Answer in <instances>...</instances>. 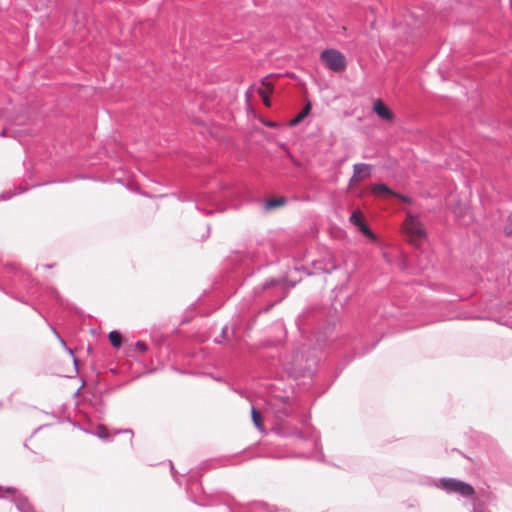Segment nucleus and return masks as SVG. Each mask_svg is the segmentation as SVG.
Masks as SVG:
<instances>
[{
  "label": "nucleus",
  "mask_w": 512,
  "mask_h": 512,
  "mask_svg": "<svg viewBox=\"0 0 512 512\" xmlns=\"http://www.w3.org/2000/svg\"><path fill=\"white\" fill-rule=\"evenodd\" d=\"M292 391L282 390L280 388L273 387L266 399L268 408L273 412L275 416V424L271 428V431L281 437H297L303 441L312 440L316 450H320V456L318 460L324 461V454L321 452L320 440L315 431L311 430L309 433L298 430L295 426L291 425L286 421L292 415Z\"/></svg>",
  "instance_id": "1"
},
{
  "label": "nucleus",
  "mask_w": 512,
  "mask_h": 512,
  "mask_svg": "<svg viewBox=\"0 0 512 512\" xmlns=\"http://www.w3.org/2000/svg\"><path fill=\"white\" fill-rule=\"evenodd\" d=\"M318 359L306 345H302L287 359L286 370L296 379L312 378L317 371Z\"/></svg>",
  "instance_id": "2"
},
{
  "label": "nucleus",
  "mask_w": 512,
  "mask_h": 512,
  "mask_svg": "<svg viewBox=\"0 0 512 512\" xmlns=\"http://www.w3.org/2000/svg\"><path fill=\"white\" fill-rule=\"evenodd\" d=\"M287 293L284 278H270L253 289L255 297H263L268 301V305L263 309L264 312H268L277 303L281 302L287 296Z\"/></svg>",
  "instance_id": "3"
},
{
  "label": "nucleus",
  "mask_w": 512,
  "mask_h": 512,
  "mask_svg": "<svg viewBox=\"0 0 512 512\" xmlns=\"http://www.w3.org/2000/svg\"><path fill=\"white\" fill-rule=\"evenodd\" d=\"M430 485L445 491L448 494H459L465 498H474L475 490L473 486L467 482L462 480L444 477L440 479L433 480Z\"/></svg>",
  "instance_id": "4"
},
{
  "label": "nucleus",
  "mask_w": 512,
  "mask_h": 512,
  "mask_svg": "<svg viewBox=\"0 0 512 512\" xmlns=\"http://www.w3.org/2000/svg\"><path fill=\"white\" fill-rule=\"evenodd\" d=\"M405 231L410 241L417 245L426 239L427 234L423 223L417 214L407 212L405 220Z\"/></svg>",
  "instance_id": "5"
},
{
  "label": "nucleus",
  "mask_w": 512,
  "mask_h": 512,
  "mask_svg": "<svg viewBox=\"0 0 512 512\" xmlns=\"http://www.w3.org/2000/svg\"><path fill=\"white\" fill-rule=\"evenodd\" d=\"M312 268L311 271H307V276L321 273L331 274L339 268V265L336 263L334 255L328 251L321 259L312 262Z\"/></svg>",
  "instance_id": "6"
},
{
  "label": "nucleus",
  "mask_w": 512,
  "mask_h": 512,
  "mask_svg": "<svg viewBox=\"0 0 512 512\" xmlns=\"http://www.w3.org/2000/svg\"><path fill=\"white\" fill-rule=\"evenodd\" d=\"M323 63L334 72H341L346 67L345 56L336 49H325L320 55Z\"/></svg>",
  "instance_id": "7"
},
{
  "label": "nucleus",
  "mask_w": 512,
  "mask_h": 512,
  "mask_svg": "<svg viewBox=\"0 0 512 512\" xmlns=\"http://www.w3.org/2000/svg\"><path fill=\"white\" fill-rule=\"evenodd\" d=\"M349 220L353 225H355L360 230V232L364 236H366L368 239H370L372 241H376L377 237H376L375 233L369 228V226L362 219L360 212H358V211L352 212Z\"/></svg>",
  "instance_id": "8"
},
{
  "label": "nucleus",
  "mask_w": 512,
  "mask_h": 512,
  "mask_svg": "<svg viewBox=\"0 0 512 512\" xmlns=\"http://www.w3.org/2000/svg\"><path fill=\"white\" fill-rule=\"evenodd\" d=\"M372 166L367 163H356L353 165V175L349 181V185L351 186L354 182L359 181L368 177L371 173Z\"/></svg>",
  "instance_id": "9"
},
{
  "label": "nucleus",
  "mask_w": 512,
  "mask_h": 512,
  "mask_svg": "<svg viewBox=\"0 0 512 512\" xmlns=\"http://www.w3.org/2000/svg\"><path fill=\"white\" fill-rule=\"evenodd\" d=\"M373 111L383 120L392 121L394 119V113L381 99H376L373 102Z\"/></svg>",
  "instance_id": "10"
},
{
  "label": "nucleus",
  "mask_w": 512,
  "mask_h": 512,
  "mask_svg": "<svg viewBox=\"0 0 512 512\" xmlns=\"http://www.w3.org/2000/svg\"><path fill=\"white\" fill-rule=\"evenodd\" d=\"M11 502L14 503L16 509L19 512H36L34 506L30 503L27 496L22 493L17 494L11 499Z\"/></svg>",
  "instance_id": "11"
},
{
  "label": "nucleus",
  "mask_w": 512,
  "mask_h": 512,
  "mask_svg": "<svg viewBox=\"0 0 512 512\" xmlns=\"http://www.w3.org/2000/svg\"><path fill=\"white\" fill-rule=\"evenodd\" d=\"M269 76L262 78L261 84L262 87L257 89L258 95L261 97L262 102L265 106H271L270 95L273 93V87L267 82Z\"/></svg>",
  "instance_id": "12"
},
{
  "label": "nucleus",
  "mask_w": 512,
  "mask_h": 512,
  "mask_svg": "<svg viewBox=\"0 0 512 512\" xmlns=\"http://www.w3.org/2000/svg\"><path fill=\"white\" fill-rule=\"evenodd\" d=\"M371 191L374 195H377V196L394 197V195H395V191L392 190L387 184L382 183V182L372 185Z\"/></svg>",
  "instance_id": "13"
},
{
  "label": "nucleus",
  "mask_w": 512,
  "mask_h": 512,
  "mask_svg": "<svg viewBox=\"0 0 512 512\" xmlns=\"http://www.w3.org/2000/svg\"><path fill=\"white\" fill-rule=\"evenodd\" d=\"M312 104L311 102H307L303 109L289 121V126L294 127L300 124L311 112Z\"/></svg>",
  "instance_id": "14"
},
{
  "label": "nucleus",
  "mask_w": 512,
  "mask_h": 512,
  "mask_svg": "<svg viewBox=\"0 0 512 512\" xmlns=\"http://www.w3.org/2000/svg\"><path fill=\"white\" fill-rule=\"evenodd\" d=\"M251 418H252V422H253L254 426L259 431H261V432L264 431L263 417H262L261 413L255 408V406L251 407Z\"/></svg>",
  "instance_id": "15"
},
{
  "label": "nucleus",
  "mask_w": 512,
  "mask_h": 512,
  "mask_svg": "<svg viewBox=\"0 0 512 512\" xmlns=\"http://www.w3.org/2000/svg\"><path fill=\"white\" fill-rule=\"evenodd\" d=\"M286 202H287V199L285 197L270 198V199L266 200V202H265V209L272 210L277 207L285 205Z\"/></svg>",
  "instance_id": "16"
},
{
  "label": "nucleus",
  "mask_w": 512,
  "mask_h": 512,
  "mask_svg": "<svg viewBox=\"0 0 512 512\" xmlns=\"http://www.w3.org/2000/svg\"><path fill=\"white\" fill-rule=\"evenodd\" d=\"M109 341L114 348H120L122 345V334L117 330H112L108 334Z\"/></svg>",
  "instance_id": "17"
},
{
  "label": "nucleus",
  "mask_w": 512,
  "mask_h": 512,
  "mask_svg": "<svg viewBox=\"0 0 512 512\" xmlns=\"http://www.w3.org/2000/svg\"><path fill=\"white\" fill-rule=\"evenodd\" d=\"M93 434L102 440H110V434L104 425H98Z\"/></svg>",
  "instance_id": "18"
},
{
  "label": "nucleus",
  "mask_w": 512,
  "mask_h": 512,
  "mask_svg": "<svg viewBox=\"0 0 512 512\" xmlns=\"http://www.w3.org/2000/svg\"><path fill=\"white\" fill-rule=\"evenodd\" d=\"M32 309L34 311H36L38 313V315L44 319V321L46 322V324L48 325V327L51 329L52 333L55 335V336H58V331L56 330V328L48 321V319L43 315V313L41 311H39L34 305H31Z\"/></svg>",
  "instance_id": "19"
},
{
  "label": "nucleus",
  "mask_w": 512,
  "mask_h": 512,
  "mask_svg": "<svg viewBox=\"0 0 512 512\" xmlns=\"http://www.w3.org/2000/svg\"><path fill=\"white\" fill-rule=\"evenodd\" d=\"M135 350H137L141 354H144L148 351V345L145 342L138 340L135 343Z\"/></svg>",
  "instance_id": "20"
},
{
  "label": "nucleus",
  "mask_w": 512,
  "mask_h": 512,
  "mask_svg": "<svg viewBox=\"0 0 512 512\" xmlns=\"http://www.w3.org/2000/svg\"><path fill=\"white\" fill-rule=\"evenodd\" d=\"M248 258H249L248 253L238 251L236 253L235 257L233 258V261H239V262L243 263Z\"/></svg>",
  "instance_id": "21"
},
{
  "label": "nucleus",
  "mask_w": 512,
  "mask_h": 512,
  "mask_svg": "<svg viewBox=\"0 0 512 512\" xmlns=\"http://www.w3.org/2000/svg\"><path fill=\"white\" fill-rule=\"evenodd\" d=\"M394 197L398 198L399 200H401L403 203H406V204L413 203V199L411 197L397 193V192H395Z\"/></svg>",
  "instance_id": "22"
},
{
  "label": "nucleus",
  "mask_w": 512,
  "mask_h": 512,
  "mask_svg": "<svg viewBox=\"0 0 512 512\" xmlns=\"http://www.w3.org/2000/svg\"><path fill=\"white\" fill-rule=\"evenodd\" d=\"M15 195V193L11 192V191H4L0 194V200L2 201H6V200H9L11 199L13 196Z\"/></svg>",
  "instance_id": "23"
},
{
  "label": "nucleus",
  "mask_w": 512,
  "mask_h": 512,
  "mask_svg": "<svg viewBox=\"0 0 512 512\" xmlns=\"http://www.w3.org/2000/svg\"><path fill=\"white\" fill-rule=\"evenodd\" d=\"M220 337H221L222 340H220L219 338H216L215 339V343L221 344L223 342V340L226 339V337H227V326H224L222 328Z\"/></svg>",
  "instance_id": "24"
},
{
  "label": "nucleus",
  "mask_w": 512,
  "mask_h": 512,
  "mask_svg": "<svg viewBox=\"0 0 512 512\" xmlns=\"http://www.w3.org/2000/svg\"><path fill=\"white\" fill-rule=\"evenodd\" d=\"M169 464H170V467H171V473H172V476H173L174 480H175L177 483H179V484H180V482H179V476H178V473H177L176 469L174 468L173 463L170 461V462H169Z\"/></svg>",
  "instance_id": "25"
},
{
  "label": "nucleus",
  "mask_w": 512,
  "mask_h": 512,
  "mask_svg": "<svg viewBox=\"0 0 512 512\" xmlns=\"http://www.w3.org/2000/svg\"><path fill=\"white\" fill-rule=\"evenodd\" d=\"M3 491H5L6 493H9V494H12L13 497L18 494L17 489L13 486L4 487Z\"/></svg>",
  "instance_id": "26"
},
{
  "label": "nucleus",
  "mask_w": 512,
  "mask_h": 512,
  "mask_svg": "<svg viewBox=\"0 0 512 512\" xmlns=\"http://www.w3.org/2000/svg\"><path fill=\"white\" fill-rule=\"evenodd\" d=\"M173 196L177 197V199L182 201V202L190 200V197L185 195V194H183V193H179V194L174 193Z\"/></svg>",
  "instance_id": "27"
},
{
  "label": "nucleus",
  "mask_w": 512,
  "mask_h": 512,
  "mask_svg": "<svg viewBox=\"0 0 512 512\" xmlns=\"http://www.w3.org/2000/svg\"><path fill=\"white\" fill-rule=\"evenodd\" d=\"M377 342H374L370 347L368 348H365L362 352H358L356 353L357 356H362L366 353H368L369 351H371L372 349H374V347L376 346Z\"/></svg>",
  "instance_id": "28"
},
{
  "label": "nucleus",
  "mask_w": 512,
  "mask_h": 512,
  "mask_svg": "<svg viewBox=\"0 0 512 512\" xmlns=\"http://www.w3.org/2000/svg\"><path fill=\"white\" fill-rule=\"evenodd\" d=\"M60 343L69 354L73 355V350L67 346V343L63 338H60Z\"/></svg>",
  "instance_id": "29"
},
{
  "label": "nucleus",
  "mask_w": 512,
  "mask_h": 512,
  "mask_svg": "<svg viewBox=\"0 0 512 512\" xmlns=\"http://www.w3.org/2000/svg\"><path fill=\"white\" fill-rule=\"evenodd\" d=\"M295 271H301V272H304L306 275H307V271H311V269H309L308 267L306 266H297L294 268Z\"/></svg>",
  "instance_id": "30"
},
{
  "label": "nucleus",
  "mask_w": 512,
  "mask_h": 512,
  "mask_svg": "<svg viewBox=\"0 0 512 512\" xmlns=\"http://www.w3.org/2000/svg\"><path fill=\"white\" fill-rule=\"evenodd\" d=\"M195 208H196L197 210H199V211H202V212H203L204 214H206V215H209V214H212V213H213V211H212V210H204V209H201V208H200V206H199V204H196V205H195Z\"/></svg>",
  "instance_id": "31"
},
{
  "label": "nucleus",
  "mask_w": 512,
  "mask_h": 512,
  "mask_svg": "<svg viewBox=\"0 0 512 512\" xmlns=\"http://www.w3.org/2000/svg\"><path fill=\"white\" fill-rule=\"evenodd\" d=\"M264 125L269 127V128H275L277 127V123L276 122H273V121H266L264 122Z\"/></svg>",
  "instance_id": "32"
},
{
  "label": "nucleus",
  "mask_w": 512,
  "mask_h": 512,
  "mask_svg": "<svg viewBox=\"0 0 512 512\" xmlns=\"http://www.w3.org/2000/svg\"><path fill=\"white\" fill-rule=\"evenodd\" d=\"M96 410L100 413H103L104 412V405L102 404V402L100 401L99 402V405L98 407L96 408Z\"/></svg>",
  "instance_id": "33"
},
{
  "label": "nucleus",
  "mask_w": 512,
  "mask_h": 512,
  "mask_svg": "<svg viewBox=\"0 0 512 512\" xmlns=\"http://www.w3.org/2000/svg\"><path fill=\"white\" fill-rule=\"evenodd\" d=\"M117 433H131V434H133V431L131 429H121Z\"/></svg>",
  "instance_id": "34"
},
{
  "label": "nucleus",
  "mask_w": 512,
  "mask_h": 512,
  "mask_svg": "<svg viewBox=\"0 0 512 512\" xmlns=\"http://www.w3.org/2000/svg\"><path fill=\"white\" fill-rule=\"evenodd\" d=\"M346 286V283L345 284H342L341 286H337L335 287V290H339V291H342L344 289V287Z\"/></svg>",
  "instance_id": "35"
},
{
  "label": "nucleus",
  "mask_w": 512,
  "mask_h": 512,
  "mask_svg": "<svg viewBox=\"0 0 512 512\" xmlns=\"http://www.w3.org/2000/svg\"><path fill=\"white\" fill-rule=\"evenodd\" d=\"M17 300L20 301L23 304L29 305V303L25 299L17 298Z\"/></svg>",
  "instance_id": "36"
},
{
  "label": "nucleus",
  "mask_w": 512,
  "mask_h": 512,
  "mask_svg": "<svg viewBox=\"0 0 512 512\" xmlns=\"http://www.w3.org/2000/svg\"><path fill=\"white\" fill-rule=\"evenodd\" d=\"M6 132H7L6 129H2V131L0 132V136H2V137L6 136Z\"/></svg>",
  "instance_id": "37"
},
{
  "label": "nucleus",
  "mask_w": 512,
  "mask_h": 512,
  "mask_svg": "<svg viewBox=\"0 0 512 512\" xmlns=\"http://www.w3.org/2000/svg\"><path fill=\"white\" fill-rule=\"evenodd\" d=\"M43 267H44L45 269H50V268H52V267H53V265H51V264H44V265H43Z\"/></svg>",
  "instance_id": "38"
},
{
  "label": "nucleus",
  "mask_w": 512,
  "mask_h": 512,
  "mask_svg": "<svg viewBox=\"0 0 512 512\" xmlns=\"http://www.w3.org/2000/svg\"><path fill=\"white\" fill-rule=\"evenodd\" d=\"M297 281L291 282L290 287H294L296 285Z\"/></svg>",
  "instance_id": "39"
},
{
  "label": "nucleus",
  "mask_w": 512,
  "mask_h": 512,
  "mask_svg": "<svg viewBox=\"0 0 512 512\" xmlns=\"http://www.w3.org/2000/svg\"><path fill=\"white\" fill-rule=\"evenodd\" d=\"M3 489L4 487L0 486V493L3 492ZM3 496L0 494V498H2Z\"/></svg>",
  "instance_id": "40"
},
{
  "label": "nucleus",
  "mask_w": 512,
  "mask_h": 512,
  "mask_svg": "<svg viewBox=\"0 0 512 512\" xmlns=\"http://www.w3.org/2000/svg\"><path fill=\"white\" fill-rule=\"evenodd\" d=\"M55 337H56L59 341H60V338H62L60 334H58V336H55Z\"/></svg>",
  "instance_id": "41"
},
{
  "label": "nucleus",
  "mask_w": 512,
  "mask_h": 512,
  "mask_svg": "<svg viewBox=\"0 0 512 512\" xmlns=\"http://www.w3.org/2000/svg\"><path fill=\"white\" fill-rule=\"evenodd\" d=\"M506 233H507V235H510L511 234L510 229H507Z\"/></svg>",
  "instance_id": "42"
},
{
  "label": "nucleus",
  "mask_w": 512,
  "mask_h": 512,
  "mask_svg": "<svg viewBox=\"0 0 512 512\" xmlns=\"http://www.w3.org/2000/svg\"><path fill=\"white\" fill-rule=\"evenodd\" d=\"M506 233H507V235H510L511 234L510 229H507Z\"/></svg>",
  "instance_id": "43"
},
{
  "label": "nucleus",
  "mask_w": 512,
  "mask_h": 512,
  "mask_svg": "<svg viewBox=\"0 0 512 512\" xmlns=\"http://www.w3.org/2000/svg\"><path fill=\"white\" fill-rule=\"evenodd\" d=\"M3 406V403L0 401V408Z\"/></svg>",
  "instance_id": "44"
}]
</instances>
